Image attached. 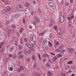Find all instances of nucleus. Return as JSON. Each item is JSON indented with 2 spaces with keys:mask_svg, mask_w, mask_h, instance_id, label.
<instances>
[{
  "mask_svg": "<svg viewBox=\"0 0 76 76\" xmlns=\"http://www.w3.org/2000/svg\"><path fill=\"white\" fill-rule=\"evenodd\" d=\"M30 37L31 41L33 42H35L36 41V37L32 34H30Z\"/></svg>",
  "mask_w": 76,
  "mask_h": 76,
  "instance_id": "f257e3e1",
  "label": "nucleus"
},
{
  "mask_svg": "<svg viewBox=\"0 0 76 76\" xmlns=\"http://www.w3.org/2000/svg\"><path fill=\"white\" fill-rule=\"evenodd\" d=\"M30 37L31 41L33 42H35L36 41V37L32 34H30Z\"/></svg>",
  "mask_w": 76,
  "mask_h": 76,
  "instance_id": "f03ea898",
  "label": "nucleus"
},
{
  "mask_svg": "<svg viewBox=\"0 0 76 76\" xmlns=\"http://www.w3.org/2000/svg\"><path fill=\"white\" fill-rule=\"evenodd\" d=\"M58 36L59 37H62V31L60 29H58L57 31Z\"/></svg>",
  "mask_w": 76,
  "mask_h": 76,
  "instance_id": "7ed1b4c3",
  "label": "nucleus"
},
{
  "mask_svg": "<svg viewBox=\"0 0 76 76\" xmlns=\"http://www.w3.org/2000/svg\"><path fill=\"white\" fill-rule=\"evenodd\" d=\"M63 45H62L61 46L59 47V49H56V52H58L59 51H60L61 52L63 51Z\"/></svg>",
  "mask_w": 76,
  "mask_h": 76,
  "instance_id": "20e7f679",
  "label": "nucleus"
},
{
  "mask_svg": "<svg viewBox=\"0 0 76 76\" xmlns=\"http://www.w3.org/2000/svg\"><path fill=\"white\" fill-rule=\"evenodd\" d=\"M68 50L70 54H72L74 52V49L72 48H68Z\"/></svg>",
  "mask_w": 76,
  "mask_h": 76,
  "instance_id": "39448f33",
  "label": "nucleus"
},
{
  "mask_svg": "<svg viewBox=\"0 0 76 76\" xmlns=\"http://www.w3.org/2000/svg\"><path fill=\"white\" fill-rule=\"evenodd\" d=\"M30 10H31V9L30 8H27L24 11V12L26 14H28L30 12Z\"/></svg>",
  "mask_w": 76,
  "mask_h": 76,
  "instance_id": "423d86ee",
  "label": "nucleus"
},
{
  "mask_svg": "<svg viewBox=\"0 0 76 76\" xmlns=\"http://www.w3.org/2000/svg\"><path fill=\"white\" fill-rule=\"evenodd\" d=\"M60 22L61 23H63V22H64V17L63 16L61 15L60 17Z\"/></svg>",
  "mask_w": 76,
  "mask_h": 76,
  "instance_id": "0eeeda50",
  "label": "nucleus"
},
{
  "mask_svg": "<svg viewBox=\"0 0 76 76\" xmlns=\"http://www.w3.org/2000/svg\"><path fill=\"white\" fill-rule=\"evenodd\" d=\"M26 46L28 47V48H29L30 49L32 47V46L33 47V46L29 44V43L27 42L26 43Z\"/></svg>",
  "mask_w": 76,
  "mask_h": 76,
  "instance_id": "6e6552de",
  "label": "nucleus"
},
{
  "mask_svg": "<svg viewBox=\"0 0 76 76\" xmlns=\"http://www.w3.org/2000/svg\"><path fill=\"white\" fill-rule=\"evenodd\" d=\"M12 31L11 30H8V34H7V36L9 37L10 35V34H12Z\"/></svg>",
  "mask_w": 76,
  "mask_h": 76,
  "instance_id": "1a4fd4ad",
  "label": "nucleus"
},
{
  "mask_svg": "<svg viewBox=\"0 0 76 76\" xmlns=\"http://www.w3.org/2000/svg\"><path fill=\"white\" fill-rule=\"evenodd\" d=\"M74 15H71L70 17H68L67 18V19L68 20H71V19H74Z\"/></svg>",
  "mask_w": 76,
  "mask_h": 76,
  "instance_id": "9d476101",
  "label": "nucleus"
},
{
  "mask_svg": "<svg viewBox=\"0 0 76 76\" xmlns=\"http://www.w3.org/2000/svg\"><path fill=\"white\" fill-rule=\"evenodd\" d=\"M47 40L45 39L43 41V42H42V45H46L47 44Z\"/></svg>",
  "mask_w": 76,
  "mask_h": 76,
  "instance_id": "9b49d317",
  "label": "nucleus"
},
{
  "mask_svg": "<svg viewBox=\"0 0 76 76\" xmlns=\"http://www.w3.org/2000/svg\"><path fill=\"white\" fill-rule=\"evenodd\" d=\"M19 50H22L23 49V46L21 45H19L18 46Z\"/></svg>",
  "mask_w": 76,
  "mask_h": 76,
  "instance_id": "f8f14e48",
  "label": "nucleus"
},
{
  "mask_svg": "<svg viewBox=\"0 0 76 76\" xmlns=\"http://www.w3.org/2000/svg\"><path fill=\"white\" fill-rule=\"evenodd\" d=\"M26 7H30V4L29 2H26Z\"/></svg>",
  "mask_w": 76,
  "mask_h": 76,
  "instance_id": "ddd939ff",
  "label": "nucleus"
},
{
  "mask_svg": "<svg viewBox=\"0 0 76 76\" xmlns=\"http://www.w3.org/2000/svg\"><path fill=\"white\" fill-rule=\"evenodd\" d=\"M14 16L15 18L18 19L19 17V14L18 13H17Z\"/></svg>",
  "mask_w": 76,
  "mask_h": 76,
  "instance_id": "4468645a",
  "label": "nucleus"
},
{
  "mask_svg": "<svg viewBox=\"0 0 76 76\" xmlns=\"http://www.w3.org/2000/svg\"><path fill=\"white\" fill-rule=\"evenodd\" d=\"M48 46L50 47H52V44L49 41H48Z\"/></svg>",
  "mask_w": 76,
  "mask_h": 76,
  "instance_id": "2eb2a0df",
  "label": "nucleus"
},
{
  "mask_svg": "<svg viewBox=\"0 0 76 76\" xmlns=\"http://www.w3.org/2000/svg\"><path fill=\"white\" fill-rule=\"evenodd\" d=\"M57 57L55 56L53 58L52 61H56V60H57Z\"/></svg>",
  "mask_w": 76,
  "mask_h": 76,
  "instance_id": "dca6fc26",
  "label": "nucleus"
},
{
  "mask_svg": "<svg viewBox=\"0 0 76 76\" xmlns=\"http://www.w3.org/2000/svg\"><path fill=\"white\" fill-rule=\"evenodd\" d=\"M34 75L36 76H41V74L40 73H34Z\"/></svg>",
  "mask_w": 76,
  "mask_h": 76,
  "instance_id": "f3484780",
  "label": "nucleus"
},
{
  "mask_svg": "<svg viewBox=\"0 0 76 76\" xmlns=\"http://www.w3.org/2000/svg\"><path fill=\"white\" fill-rule=\"evenodd\" d=\"M51 8L53 9H55L56 8V5H54V4H53V5L51 7Z\"/></svg>",
  "mask_w": 76,
  "mask_h": 76,
  "instance_id": "a211bd4d",
  "label": "nucleus"
},
{
  "mask_svg": "<svg viewBox=\"0 0 76 76\" xmlns=\"http://www.w3.org/2000/svg\"><path fill=\"white\" fill-rule=\"evenodd\" d=\"M4 42H2V43H0V49L2 47V45L4 44Z\"/></svg>",
  "mask_w": 76,
  "mask_h": 76,
  "instance_id": "6ab92c4d",
  "label": "nucleus"
},
{
  "mask_svg": "<svg viewBox=\"0 0 76 76\" xmlns=\"http://www.w3.org/2000/svg\"><path fill=\"white\" fill-rule=\"evenodd\" d=\"M15 9H16V11H15V13H17V12H18V10H19V7H16L15 8Z\"/></svg>",
  "mask_w": 76,
  "mask_h": 76,
  "instance_id": "aec40b11",
  "label": "nucleus"
},
{
  "mask_svg": "<svg viewBox=\"0 0 76 76\" xmlns=\"http://www.w3.org/2000/svg\"><path fill=\"white\" fill-rule=\"evenodd\" d=\"M6 13V10L4 9L2 10V13L3 14H5Z\"/></svg>",
  "mask_w": 76,
  "mask_h": 76,
  "instance_id": "412c9836",
  "label": "nucleus"
},
{
  "mask_svg": "<svg viewBox=\"0 0 76 76\" xmlns=\"http://www.w3.org/2000/svg\"><path fill=\"white\" fill-rule=\"evenodd\" d=\"M6 9L8 11L10 10V6H8L6 7Z\"/></svg>",
  "mask_w": 76,
  "mask_h": 76,
  "instance_id": "4be33fe9",
  "label": "nucleus"
},
{
  "mask_svg": "<svg viewBox=\"0 0 76 76\" xmlns=\"http://www.w3.org/2000/svg\"><path fill=\"white\" fill-rule=\"evenodd\" d=\"M54 4L51 2H50L49 3V5L50 7H52V5H53Z\"/></svg>",
  "mask_w": 76,
  "mask_h": 76,
  "instance_id": "5701e85b",
  "label": "nucleus"
},
{
  "mask_svg": "<svg viewBox=\"0 0 76 76\" xmlns=\"http://www.w3.org/2000/svg\"><path fill=\"white\" fill-rule=\"evenodd\" d=\"M32 57L33 60H35V55H32Z\"/></svg>",
  "mask_w": 76,
  "mask_h": 76,
  "instance_id": "b1692460",
  "label": "nucleus"
},
{
  "mask_svg": "<svg viewBox=\"0 0 76 76\" xmlns=\"http://www.w3.org/2000/svg\"><path fill=\"white\" fill-rule=\"evenodd\" d=\"M23 57V55L21 54V55H19V56H18V57L19 58H22Z\"/></svg>",
  "mask_w": 76,
  "mask_h": 76,
  "instance_id": "393cba45",
  "label": "nucleus"
},
{
  "mask_svg": "<svg viewBox=\"0 0 76 76\" xmlns=\"http://www.w3.org/2000/svg\"><path fill=\"white\" fill-rule=\"evenodd\" d=\"M61 75L62 76H66V74L63 73V72H61Z\"/></svg>",
  "mask_w": 76,
  "mask_h": 76,
  "instance_id": "a878e982",
  "label": "nucleus"
},
{
  "mask_svg": "<svg viewBox=\"0 0 76 76\" xmlns=\"http://www.w3.org/2000/svg\"><path fill=\"white\" fill-rule=\"evenodd\" d=\"M23 31V28H22L19 31L20 33H22Z\"/></svg>",
  "mask_w": 76,
  "mask_h": 76,
  "instance_id": "bb28decb",
  "label": "nucleus"
},
{
  "mask_svg": "<svg viewBox=\"0 0 76 76\" xmlns=\"http://www.w3.org/2000/svg\"><path fill=\"white\" fill-rule=\"evenodd\" d=\"M20 69L21 71L24 69V68H23V66H20Z\"/></svg>",
  "mask_w": 76,
  "mask_h": 76,
  "instance_id": "cd10ccee",
  "label": "nucleus"
},
{
  "mask_svg": "<svg viewBox=\"0 0 76 76\" xmlns=\"http://www.w3.org/2000/svg\"><path fill=\"white\" fill-rule=\"evenodd\" d=\"M5 50V48H3L1 50V53H3V52H4Z\"/></svg>",
  "mask_w": 76,
  "mask_h": 76,
  "instance_id": "c85d7f7f",
  "label": "nucleus"
},
{
  "mask_svg": "<svg viewBox=\"0 0 76 76\" xmlns=\"http://www.w3.org/2000/svg\"><path fill=\"white\" fill-rule=\"evenodd\" d=\"M63 3H64V0H62V1L61 3V6H62L63 5Z\"/></svg>",
  "mask_w": 76,
  "mask_h": 76,
  "instance_id": "c756f323",
  "label": "nucleus"
},
{
  "mask_svg": "<svg viewBox=\"0 0 76 76\" xmlns=\"http://www.w3.org/2000/svg\"><path fill=\"white\" fill-rule=\"evenodd\" d=\"M48 74L49 76H52L53 75V73L51 72H49Z\"/></svg>",
  "mask_w": 76,
  "mask_h": 76,
  "instance_id": "7c9ffc66",
  "label": "nucleus"
},
{
  "mask_svg": "<svg viewBox=\"0 0 76 76\" xmlns=\"http://www.w3.org/2000/svg\"><path fill=\"white\" fill-rule=\"evenodd\" d=\"M21 71H22L19 68H18L17 69V72H18V73H20Z\"/></svg>",
  "mask_w": 76,
  "mask_h": 76,
  "instance_id": "2f4dec72",
  "label": "nucleus"
},
{
  "mask_svg": "<svg viewBox=\"0 0 76 76\" xmlns=\"http://www.w3.org/2000/svg\"><path fill=\"white\" fill-rule=\"evenodd\" d=\"M9 70L10 71H12V70H13V68L12 67H10V68Z\"/></svg>",
  "mask_w": 76,
  "mask_h": 76,
  "instance_id": "473e14b6",
  "label": "nucleus"
},
{
  "mask_svg": "<svg viewBox=\"0 0 76 76\" xmlns=\"http://www.w3.org/2000/svg\"><path fill=\"white\" fill-rule=\"evenodd\" d=\"M72 61H69L67 62V64H72Z\"/></svg>",
  "mask_w": 76,
  "mask_h": 76,
  "instance_id": "72a5a7b5",
  "label": "nucleus"
},
{
  "mask_svg": "<svg viewBox=\"0 0 76 76\" xmlns=\"http://www.w3.org/2000/svg\"><path fill=\"white\" fill-rule=\"evenodd\" d=\"M32 46L30 49L32 51H34V48H33V47Z\"/></svg>",
  "mask_w": 76,
  "mask_h": 76,
  "instance_id": "f704fd0d",
  "label": "nucleus"
},
{
  "mask_svg": "<svg viewBox=\"0 0 76 76\" xmlns=\"http://www.w3.org/2000/svg\"><path fill=\"white\" fill-rule=\"evenodd\" d=\"M58 58H60V57H61V54H59L58 55Z\"/></svg>",
  "mask_w": 76,
  "mask_h": 76,
  "instance_id": "c9c22d12",
  "label": "nucleus"
},
{
  "mask_svg": "<svg viewBox=\"0 0 76 76\" xmlns=\"http://www.w3.org/2000/svg\"><path fill=\"white\" fill-rule=\"evenodd\" d=\"M23 52L22 51H20V52H18V55L19 56L20 55V54H22V53Z\"/></svg>",
  "mask_w": 76,
  "mask_h": 76,
  "instance_id": "e433bc0d",
  "label": "nucleus"
},
{
  "mask_svg": "<svg viewBox=\"0 0 76 76\" xmlns=\"http://www.w3.org/2000/svg\"><path fill=\"white\" fill-rule=\"evenodd\" d=\"M37 67V64H34L33 66V68H35Z\"/></svg>",
  "mask_w": 76,
  "mask_h": 76,
  "instance_id": "4c0bfd02",
  "label": "nucleus"
},
{
  "mask_svg": "<svg viewBox=\"0 0 76 76\" xmlns=\"http://www.w3.org/2000/svg\"><path fill=\"white\" fill-rule=\"evenodd\" d=\"M12 28H15V25H14V24H13L12 25Z\"/></svg>",
  "mask_w": 76,
  "mask_h": 76,
  "instance_id": "58836bf2",
  "label": "nucleus"
},
{
  "mask_svg": "<svg viewBox=\"0 0 76 76\" xmlns=\"http://www.w3.org/2000/svg\"><path fill=\"white\" fill-rule=\"evenodd\" d=\"M10 46H11V45H9L7 47V49H9L10 47Z\"/></svg>",
  "mask_w": 76,
  "mask_h": 76,
  "instance_id": "ea45409f",
  "label": "nucleus"
},
{
  "mask_svg": "<svg viewBox=\"0 0 76 76\" xmlns=\"http://www.w3.org/2000/svg\"><path fill=\"white\" fill-rule=\"evenodd\" d=\"M13 58H15V57H16V54H14L13 55Z\"/></svg>",
  "mask_w": 76,
  "mask_h": 76,
  "instance_id": "a19ab883",
  "label": "nucleus"
},
{
  "mask_svg": "<svg viewBox=\"0 0 76 76\" xmlns=\"http://www.w3.org/2000/svg\"><path fill=\"white\" fill-rule=\"evenodd\" d=\"M36 23H40V21L39 20V19L37 21H36Z\"/></svg>",
  "mask_w": 76,
  "mask_h": 76,
  "instance_id": "79ce46f5",
  "label": "nucleus"
},
{
  "mask_svg": "<svg viewBox=\"0 0 76 76\" xmlns=\"http://www.w3.org/2000/svg\"><path fill=\"white\" fill-rule=\"evenodd\" d=\"M69 5V3L68 2H67L65 4V6H67Z\"/></svg>",
  "mask_w": 76,
  "mask_h": 76,
  "instance_id": "37998d69",
  "label": "nucleus"
},
{
  "mask_svg": "<svg viewBox=\"0 0 76 76\" xmlns=\"http://www.w3.org/2000/svg\"><path fill=\"white\" fill-rule=\"evenodd\" d=\"M38 57L39 59L40 60H41V57H40V54H39V55L38 56Z\"/></svg>",
  "mask_w": 76,
  "mask_h": 76,
  "instance_id": "c03bdc74",
  "label": "nucleus"
},
{
  "mask_svg": "<svg viewBox=\"0 0 76 76\" xmlns=\"http://www.w3.org/2000/svg\"><path fill=\"white\" fill-rule=\"evenodd\" d=\"M24 41L26 42H27V39L26 38H24Z\"/></svg>",
  "mask_w": 76,
  "mask_h": 76,
  "instance_id": "a18cd8bd",
  "label": "nucleus"
},
{
  "mask_svg": "<svg viewBox=\"0 0 76 76\" xmlns=\"http://www.w3.org/2000/svg\"><path fill=\"white\" fill-rule=\"evenodd\" d=\"M58 44H59V42H57L56 43V45H58Z\"/></svg>",
  "mask_w": 76,
  "mask_h": 76,
  "instance_id": "49530a36",
  "label": "nucleus"
},
{
  "mask_svg": "<svg viewBox=\"0 0 76 76\" xmlns=\"http://www.w3.org/2000/svg\"><path fill=\"white\" fill-rule=\"evenodd\" d=\"M54 28L56 31H57V27H55Z\"/></svg>",
  "mask_w": 76,
  "mask_h": 76,
  "instance_id": "de8ad7c7",
  "label": "nucleus"
},
{
  "mask_svg": "<svg viewBox=\"0 0 76 76\" xmlns=\"http://www.w3.org/2000/svg\"><path fill=\"white\" fill-rule=\"evenodd\" d=\"M23 23H25V19H23Z\"/></svg>",
  "mask_w": 76,
  "mask_h": 76,
  "instance_id": "09e8293b",
  "label": "nucleus"
},
{
  "mask_svg": "<svg viewBox=\"0 0 76 76\" xmlns=\"http://www.w3.org/2000/svg\"><path fill=\"white\" fill-rule=\"evenodd\" d=\"M12 51H13V49H12V48H11L10 49V52H12Z\"/></svg>",
  "mask_w": 76,
  "mask_h": 76,
  "instance_id": "8fccbe9b",
  "label": "nucleus"
},
{
  "mask_svg": "<svg viewBox=\"0 0 76 76\" xmlns=\"http://www.w3.org/2000/svg\"><path fill=\"white\" fill-rule=\"evenodd\" d=\"M47 66H48L49 67H50V64H49L48 63H47Z\"/></svg>",
  "mask_w": 76,
  "mask_h": 76,
  "instance_id": "3c124183",
  "label": "nucleus"
},
{
  "mask_svg": "<svg viewBox=\"0 0 76 76\" xmlns=\"http://www.w3.org/2000/svg\"><path fill=\"white\" fill-rule=\"evenodd\" d=\"M9 21H7L6 23V25H8V24H9Z\"/></svg>",
  "mask_w": 76,
  "mask_h": 76,
  "instance_id": "603ef678",
  "label": "nucleus"
},
{
  "mask_svg": "<svg viewBox=\"0 0 76 76\" xmlns=\"http://www.w3.org/2000/svg\"><path fill=\"white\" fill-rule=\"evenodd\" d=\"M34 19L35 20H37L38 19V18H37V17H35L34 18Z\"/></svg>",
  "mask_w": 76,
  "mask_h": 76,
  "instance_id": "864d4df0",
  "label": "nucleus"
},
{
  "mask_svg": "<svg viewBox=\"0 0 76 76\" xmlns=\"http://www.w3.org/2000/svg\"><path fill=\"white\" fill-rule=\"evenodd\" d=\"M28 53H29L30 54V53H31V50H28L27 51Z\"/></svg>",
  "mask_w": 76,
  "mask_h": 76,
  "instance_id": "5fc2aeb1",
  "label": "nucleus"
},
{
  "mask_svg": "<svg viewBox=\"0 0 76 76\" xmlns=\"http://www.w3.org/2000/svg\"><path fill=\"white\" fill-rule=\"evenodd\" d=\"M42 56H43V57H46V54H43Z\"/></svg>",
  "mask_w": 76,
  "mask_h": 76,
  "instance_id": "6e6d98bb",
  "label": "nucleus"
},
{
  "mask_svg": "<svg viewBox=\"0 0 76 76\" xmlns=\"http://www.w3.org/2000/svg\"><path fill=\"white\" fill-rule=\"evenodd\" d=\"M18 7H19V8H22V7H21V5H20V4L18 5Z\"/></svg>",
  "mask_w": 76,
  "mask_h": 76,
  "instance_id": "4d7b16f0",
  "label": "nucleus"
},
{
  "mask_svg": "<svg viewBox=\"0 0 76 76\" xmlns=\"http://www.w3.org/2000/svg\"><path fill=\"white\" fill-rule=\"evenodd\" d=\"M48 61H49V62H50V63H52V61H51V60L49 59L48 60Z\"/></svg>",
  "mask_w": 76,
  "mask_h": 76,
  "instance_id": "13d9d810",
  "label": "nucleus"
},
{
  "mask_svg": "<svg viewBox=\"0 0 76 76\" xmlns=\"http://www.w3.org/2000/svg\"><path fill=\"white\" fill-rule=\"evenodd\" d=\"M73 37H75V34L74 33H73L72 35Z\"/></svg>",
  "mask_w": 76,
  "mask_h": 76,
  "instance_id": "bf43d9fd",
  "label": "nucleus"
},
{
  "mask_svg": "<svg viewBox=\"0 0 76 76\" xmlns=\"http://www.w3.org/2000/svg\"><path fill=\"white\" fill-rule=\"evenodd\" d=\"M29 28L30 29H32V27L31 26H29Z\"/></svg>",
  "mask_w": 76,
  "mask_h": 76,
  "instance_id": "052dcab7",
  "label": "nucleus"
},
{
  "mask_svg": "<svg viewBox=\"0 0 76 76\" xmlns=\"http://www.w3.org/2000/svg\"><path fill=\"white\" fill-rule=\"evenodd\" d=\"M42 35H43V33H40L39 34V35H40V36H42Z\"/></svg>",
  "mask_w": 76,
  "mask_h": 76,
  "instance_id": "680f3d73",
  "label": "nucleus"
},
{
  "mask_svg": "<svg viewBox=\"0 0 76 76\" xmlns=\"http://www.w3.org/2000/svg\"><path fill=\"white\" fill-rule=\"evenodd\" d=\"M12 54L9 55V57H12Z\"/></svg>",
  "mask_w": 76,
  "mask_h": 76,
  "instance_id": "e2e57ef3",
  "label": "nucleus"
},
{
  "mask_svg": "<svg viewBox=\"0 0 76 76\" xmlns=\"http://www.w3.org/2000/svg\"><path fill=\"white\" fill-rule=\"evenodd\" d=\"M7 73V72H6V71H5L4 72V75H6Z\"/></svg>",
  "mask_w": 76,
  "mask_h": 76,
  "instance_id": "0e129e2a",
  "label": "nucleus"
},
{
  "mask_svg": "<svg viewBox=\"0 0 76 76\" xmlns=\"http://www.w3.org/2000/svg\"><path fill=\"white\" fill-rule=\"evenodd\" d=\"M51 22L52 23H54V20H53V19L52 20Z\"/></svg>",
  "mask_w": 76,
  "mask_h": 76,
  "instance_id": "69168bd1",
  "label": "nucleus"
},
{
  "mask_svg": "<svg viewBox=\"0 0 76 76\" xmlns=\"http://www.w3.org/2000/svg\"><path fill=\"white\" fill-rule=\"evenodd\" d=\"M50 54H52V55H53V56H55V54H54L53 53H51Z\"/></svg>",
  "mask_w": 76,
  "mask_h": 76,
  "instance_id": "338daca9",
  "label": "nucleus"
},
{
  "mask_svg": "<svg viewBox=\"0 0 76 76\" xmlns=\"http://www.w3.org/2000/svg\"><path fill=\"white\" fill-rule=\"evenodd\" d=\"M33 24H34V25H35V21H33Z\"/></svg>",
  "mask_w": 76,
  "mask_h": 76,
  "instance_id": "774afa93",
  "label": "nucleus"
}]
</instances>
